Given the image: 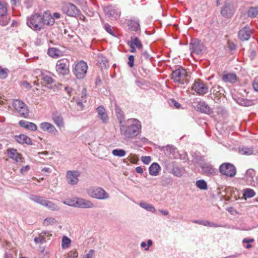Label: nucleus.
<instances>
[{
  "label": "nucleus",
  "mask_w": 258,
  "mask_h": 258,
  "mask_svg": "<svg viewBox=\"0 0 258 258\" xmlns=\"http://www.w3.org/2000/svg\"><path fill=\"white\" fill-rule=\"evenodd\" d=\"M161 169L160 165L157 163H152L149 168V173L152 176H157L159 174Z\"/></svg>",
  "instance_id": "c756f323"
},
{
  "label": "nucleus",
  "mask_w": 258,
  "mask_h": 258,
  "mask_svg": "<svg viewBox=\"0 0 258 258\" xmlns=\"http://www.w3.org/2000/svg\"><path fill=\"white\" fill-rule=\"evenodd\" d=\"M239 153L242 155H251L254 154V150L252 147H242L239 148Z\"/></svg>",
  "instance_id": "f704fd0d"
},
{
  "label": "nucleus",
  "mask_w": 258,
  "mask_h": 258,
  "mask_svg": "<svg viewBox=\"0 0 258 258\" xmlns=\"http://www.w3.org/2000/svg\"><path fill=\"white\" fill-rule=\"evenodd\" d=\"M87 194L91 198L100 200H105L110 196L103 188L100 187H90L87 189Z\"/></svg>",
  "instance_id": "20e7f679"
},
{
  "label": "nucleus",
  "mask_w": 258,
  "mask_h": 258,
  "mask_svg": "<svg viewBox=\"0 0 258 258\" xmlns=\"http://www.w3.org/2000/svg\"><path fill=\"white\" fill-rule=\"evenodd\" d=\"M255 195L254 191L250 188H246L244 190L243 196L245 199L251 198Z\"/></svg>",
  "instance_id": "79ce46f5"
},
{
  "label": "nucleus",
  "mask_w": 258,
  "mask_h": 258,
  "mask_svg": "<svg viewBox=\"0 0 258 258\" xmlns=\"http://www.w3.org/2000/svg\"><path fill=\"white\" fill-rule=\"evenodd\" d=\"M112 153L115 156L123 157L126 152L123 149H114L112 151Z\"/></svg>",
  "instance_id": "a18cd8bd"
},
{
  "label": "nucleus",
  "mask_w": 258,
  "mask_h": 258,
  "mask_svg": "<svg viewBox=\"0 0 258 258\" xmlns=\"http://www.w3.org/2000/svg\"><path fill=\"white\" fill-rule=\"evenodd\" d=\"M10 20V16L8 13V5L4 1H0V25L5 26Z\"/></svg>",
  "instance_id": "6e6552de"
},
{
  "label": "nucleus",
  "mask_w": 258,
  "mask_h": 258,
  "mask_svg": "<svg viewBox=\"0 0 258 258\" xmlns=\"http://www.w3.org/2000/svg\"><path fill=\"white\" fill-rule=\"evenodd\" d=\"M88 70V65L84 61H79L75 66L74 73L76 77L81 79L85 77Z\"/></svg>",
  "instance_id": "9b49d317"
},
{
  "label": "nucleus",
  "mask_w": 258,
  "mask_h": 258,
  "mask_svg": "<svg viewBox=\"0 0 258 258\" xmlns=\"http://www.w3.org/2000/svg\"><path fill=\"white\" fill-rule=\"evenodd\" d=\"M240 101L239 104L243 106H249L253 104V102L251 100L242 98Z\"/></svg>",
  "instance_id": "3c124183"
},
{
  "label": "nucleus",
  "mask_w": 258,
  "mask_h": 258,
  "mask_svg": "<svg viewBox=\"0 0 258 258\" xmlns=\"http://www.w3.org/2000/svg\"><path fill=\"white\" fill-rule=\"evenodd\" d=\"M115 113L117 119L119 123V126L124 124L123 121L124 119V116L123 111L118 107L115 109Z\"/></svg>",
  "instance_id": "e433bc0d"
},
{
  "label": "nucleus",
  "mask_w": 258,
  "mask_h": 258,
  "mask_svg": "<svg viewBox=\"0 0 258 258\" xmlns=\"http://www.w3.org/2000/svg\"><path fill=\"white\" fill-rule=\"evenodd\" d=\"M19 124L21 127L32 131H35L37 129V125L35 123L26 120H20Z\"/></svg>",
  "instance_id": "bb28decb"
},
{
  "label": "nucleus",
  "mask_w": 258,
  "mask_h": 258,
  "mask_svg": "<svg viewBox=\"0 0 258 258\" xmlns=\"http://www.w3.org/2000/svg\"><path fill=\"white\" fill-rule=\"evenodd\" d=\"M80 176V172L77 170H68L66 172V178L68 183L71 185L78 184Z\"/></svg>",
  "instance_id": "dca6fc26"
},
{
  "label": "nucleus",
  "mask_w": 258,
  "mask_h": 258,
  "mask_svg": "<svg viewBox=\"0 0 258 258\" xmlns=\"http://www.w3.org/2000/svg\"><path fill=\"white\" fill-rule=\"evenodd\" d=\"M104 12L106 15L110 18L116 19L120 14V12L115 9V7L112 6H108L104 8Z\"/></svg>",
  "instance_id": "b1692460"
},
{
  "label": "nucleus",
  "mask_w": 258,
  "mask_h": 258,
  "mask_svg": "<svg viewBox=\"0 0 258 258\" xmlns=\"http://www.w3.org/2000/svg\"><path fill=\"white\" fill-rule=\"evenodd\" d=\"M165 150L167 152L166 153L169 155L172 154V157L174 158H176L177 156L175 155V152H176V149L172 145H167L165 147Z\"/></svg>",
  "instance_id": "ea45409f"
},
{
  "label": "nucleus",
  "mask_w": 258,
  "mask_h": 258,
  "mask_svg": "<svg viewBox=\"0 0 258 258\" xmlns=\"http://www.w3.org/2000/svg\"><path fill=\"white\" fill-rule=\"evenodd\" d=\"M42 234V233H41L39 237H35L34 238V241L36 243H43L46 241L44 235H45L46 233H45L44 234Z\"/></svg>",
  "instance_id": "8fccbe9b"
},
{
  "label": "nucleus",
  "mask_w": 258,
  "mask_h": 258,
  "mask_svg": "<svg viewBox=\"0 0 258 258\" xmlns=\"http://www.w3.org/2000/svg\"><path fill=\"white\" fill-rule=\"evenodd\" d=\"M56 223L55 219L52 217H49L46 218L43 221V224L44 225L48 226L49 225H52Z\"/></svg>",
  "instance_id": "603ef678"
},
{
  "label": "nucleus",
  "mask_w": 258,
  "mask_h": 258,
  "mask_svg": "<svg viewBox=\"0 0 258 258\" xmlns=\"http://www.w3.org/2000/svg\"><path fill=\"white\" fill-rule=\"evenodd\" d=\"M76 197L73 198V199H68L67 201H63V203L70 206L76 207Z\"/></svg>",
  "instance_id": "de8ad7c7"
},
{
  "label": "nucleus",
  "mask_w": 258,
  "mask_h": 258,
  "mask_svg": "<svg viewBox=\"0 0 258 258\" xmlns=\"http://www.w3.org/2000/svg\"><path fill=\"white\" fill-rule=\"evenodd\" d=\"M202 172L206 176H213L216 173V169L209 163H205L201 164Z\"/></svg>",
  "instance_id": "a211bd4d"
},
{
  "label": "nucleus",
  "mask_w": 258,
  "mask_h": 258,
  "mask_svg": "<svg viewBox=\"0 0 258 258\" xmlns=\"http://www.w3.org/2000/svg\"><path fill=\"white\" fill-rule=\"evenodd\" d=\"M192 89L200 95L206 94L209 90L206 85L200 79L195 80L192 86Z\"/></svg>",
  "instance_id": "2eb2a0df"
},
{
  "label": "nucleus",
  "mask_w": 258,
  "mask_h": 258,
  "mask_svg": "<svg viewBox=\"0 0 258 258\" xmlns=\"http://www.w3.org/2000/svg\"><path fill=\"white\" fill-rule=\"evenodd\" d=\"M136 171L138 173L141 174V173H143V169L140 166H138V167H136Z\"/></svg>",
  "instance_id": "774afa93"
},
{
  "label": "nucleus",
  "mask_w": 258,
  "mask_h": 258,
  "mask_svg": "<svg viewBox=\"0 0 258 258\" xmlns=\"http://www.w3.org/2000/svg\"><path fill=\"white\" fill-rule=\"evenodd\" d=\"M8 155L9 158L14 160L16 163H21L23 162L24 159L21 154L19 153L17 150L9 149L7 150Z\"/></svg>",
  "instance_id": "6ab92c4d"
},
{
  "label": "nucleus",
  "mask_w": 258,
  "mask_h": 258,
  "mask_svg": "<svg viewBox=\"0 0 258 258\" xmlns=\"http://www.w3.org/2000/svg\"><path fill=\"white\" fill-rule=\"evenodd\" d=\"M78 256V253L76 250L69 251L65 258H77Z\"/></svg>",
  "instance_id": "5fc2aeb1"
},
{
  "label": "nucleus",
  "mask_w": 258,
  "mask_h": 258,
  "mask_svg": "<svg viewBox=\"0 0 258 258\" xmlns=\"http://www.w3.org/2000/svg\"><path fill=\"white\" fill-rule=\"evenodd\" d=\"M219 172L223 175L232 177L236 172L235 167L229 163L222 164L219 167Z\"/></svg>",
  "instance_id": "ddd939ff"
},
{
  "label": "nucleus",
  "mask_w": 258,
  "mask_h": 258,
  "mask_svg": "<svg viewBox=\"0 0 258 258\" xmlns=\"http://www.w3.org/2000/svg\"><path fill=\"white\" fill-rule=\"evenodd\" d=\"M47 53L49 56L52 57L57 58L60 56L61 51L55 48H50L48 49Z\"/></svg>",
  "instance_id": "4c0bfd02"
},
{
  "label": "nucleus",
  "mask_w": 258,
  "mask_h": 258,
  "mask_svg": "<svg viewBox=\"0 0 258 258\" xmlns=\"http://www.w3.org/2000/svg\"><path fill=\"white\" fill-rule=\"evenodd\" d=\"M189 45L190 49L191 50V53H195L199 54L202 52V47L200 44V41L199 40H192Z\"/></svg>",
  "instance_id": "393cba45"
},
{
  "label": "nucleus",
  "mask_w": 258,
  "mask_h": 258,
  "mask_svg": "<svg viewBox=\"0 0 258 258\" xmlns=\"http://www.w3.org/2000/svg\"><path fill=\"white\" fill-rule=\"evenodd\" d=\"M165 167L169 173L177 177H181L185 172V168L175 162L167 163Z\"/></svg>",
  "instance_id": "39448f33"
},
{
  "label": "nucleus",
  "mask_w": 258,
  "mask_h": 258,
  "mask_svg": "<svg viewBox=\"0 0 258 258\" xmlns=\"http://www.w3.org/2000/svg\"><path fill=\"white\" fill-rule=\"evenodd\" d=\"M196 185L200 189L206 190L208 188L207 182L203 179L197 181Z\"/></svg>",
  "instance_id": "c03bdc74"
},
{
  "label": "nucleus",
  "mask_w": 258,
  "mask_h": 258,
  "mask_svg": "<svg viewBox=\"0 0 258 258\" xmlns=\"http://www.w3.org/2000/svg\"><path fill=\"white\" fill-rule=\"evenodd\" d=\"M12 106L15 110L22 116L26 118L29 115V111L28 106L21 100L19 99L14 100Z\"/></svg>",
  "instance_id": "9d476101"
},
{
  "label": "nucleus",
  "mask_w": 258,
  "mask_h": 258,
  "mask_svg": "<svg viewBox=\"0 0 258 258\" xmlns=\"http://www.w3.org/2000/svg\"><path fill=\"white\" fill-rule=\"evenodd\" d=\"M95 250L94 249H90L88 252L84 255L82 258H92L94 256Z\"/></svg>",
  "instance_id": "4d7b16f0"
},
{
  "label": "nucleus",
  "mask_w": 258,
  "mask_h": 258,
  "mask_svg": "<svg viewBox=\"0 0 258 258\" xmlns=\"http://www.w3.org/2000/svg\"><path fill=\"white\" fill-rule=\"evenodd\" d=\"M30 199L33 202L44 206L52 211H57L59 210V208L57 205L51 201L47 200L43 197L32 195L30 196Z\"/></svg>",
  "instance_id": "423d86ee"
},
{
  "label": "nucleus",
  "mask_w": 258,
  "mask_h": 258,
  "mask_svg": "<svg viewBox=\"0 0 258 258\" xmlns=\"http://www.w3.org/2000/svg\"><path fill=\"white\" fill-rule=\"evenodd\" d=\"M198 108L199 111L202 113L209 114L212 113V111L208 104L204 102H201L198 105Z\"/></svg>",
  "instance_id": "c85d7f7f"
},
{
  "label": "nucleus",
  "mask_w": 258,
  "mask_h": 258,
  "mask_svg": "<svg viewBox=\"0 0 258 258\" xmlns=\"http://www.w3.org/2000/svg\"><path fill=\"white\" fill-rule=\"evenodd\" d=\"M15 139L19 143H26L28 145H31L32 142L29 137L25 135H20L15 137Z\"/></svg>",
  "instance_id": "2f4dec72"
},
{
  "label": "nucleus",
  "mask_w": 258,
  "mask_h": 258,
  "mask_svg": "<svg viewBox=\"0 0 258 258\" xmlns=\"http://www.w3.org/2000/svg\"><path fill=\"white\" fill-rule=\"evenodd\" d=\"M30 168L29 165L23 166L21 168L20 172L22 174H24L29 170Z\"/></svg>",
  "instance_id": "69168bd1"
},
{
  "label": "nucleus",
  "mask_w": 258,
  "mask_h": 258,
  "mask_svg": "<svg viewBox=\"0 0 258 258\" xmlns=\"http://www.w3.org/2000/svg\"><path fill=\"white\" fill-rule=\"evenodd\" d=\"M129 28L134 31L140 30V22L139 20H131L128 22Z\"/></svg>",
  "instance_id": "72a5a7b5"
},
{
  "label": "nucleus",
  "mask_w": 258,
  "mask_h": 258,
  "mask_svg": "<svg viewBox=\"0 0 258 258\" xmlns=\"http://www.w3.org/2000/svg\"><path fill=\"white\" fill-rule=\"evenodd\" d=\"M40 128L45 132L48 133L53 135H55L57 131L55 127L51 123L48 122H43L40 124Z\"/></svg>",
  "instance_id": "4be33fe9"
},
{
  "label": "nucleus",
  "mask_w": 258,
  "mask_h": 258,
  "mask_svg": "<svg viewBox=\"0 0 258 258\" xmlns=\"http://www.w3.org/2000/svg\"><path fill=\"white\" fill-rule=\"evenodd\" d=\"M254 174V170L252 169H248L246 171L245 176L247 177H249L250 180L253 178V175Z\"/></svg>",
  "instance_id": "052dcab7"
},
{
  "label": "nucleus",
  "mask_w": 258,
  "mask_h": 258,
  "mask_svg": "<svg viewBox=\"0 0 258 258\" xmlns=\"http://www.w3.org/2000/svg\"><path fill=\"white\" fill-rule=\"evenodd\" d=\"M76 207L79 208H92L94 204L89 200L83 198H77Z\"/></svg>",
  "instance_id": "412c9836"
},
{
  "label": "nucleus",
  "mask_w": 258,
  "mask_h": 258,
  "mask_svg": "<svg viewBox=\"0 0 258 258\" xmlns=\"http://www.w3.org/2000/svg\"><path fill=\"white\" fill-rule=\"evenodd\" d=\"M134 57L133 55H130L128 57V65L131 68H133L134 66Z\"/></svg>",
  "instance_id": "e2e57ef3"
},
{
  "label": "nucleus",
  "mask_w": 258,
  "mask_h": 258,
  "mask_svg": "<svg viewBox=\"0 0 258 258\" xmlns=\"http://www.w3.org/2000/svg\"><path fill=\"white\" fill-rule=\"evenodd\" d=\"M42 17L43 26L45 25L48 26H51L54 25L55 23L54 19L51 15L49 11L44 12Z\"/></svg>",
  "instance_id": "5701e85b"
},
{
  "label": "nucleus",
  "mask_w": 258,
  "mask_h": 258,
  "mask_svg": "<svg viewBox=\"0 0 258 258\" xmlns=\"http://www.w3.org/2000/svg\"><path fill=\"white\" fill-rule=\"evenodd\" d=\"M127 44L129 45H133L138 49H141L143 47V45L140 39L138 37L134 36L131 37V40L128 42Z\"/></svg>",
  "instance_id": "473e14b6"
},
{
  "label": "nucleus",
  "mask_w": 258,
  "mask_h": 258,
  "mask_svg": "<svg viewBox=\"0 0 258 258\" xmlns=\"http://www.w3.org/2000/svg\"><path fill=\"white\" fill-rule=\"evenodd\" d=\"M202 225L205 226H208L210 227H218L219 225L213 222H211L208 221H202Z\"/></svg>",
  "instance_id": "864d4df0"
},
{
  "label": "nucleus",
  "mask_w": 258,
  "mask_h": 258,
  "mask_svg": "<svg viewBox=\"0 0 258 258\" xmlns=\"http://www.w3.org/2000/svg\"><path fill=\"white\" fill-rule=\"evenodd\" d=\"M42 83L44 84L45 85H51L53 82V79L48 76H44L42 79Z\"/></svg>",
  "instance_id": "49530a36"
},
{
  "label": "nucleus",
  "mask_w": 258,
  "mask_h": 258,
  "mask_svg": "<svg viewBox=\"0 0 258 258\" xmlns=\"http://www.w3.org/2000/svg\"><path fill=\"white\" fill-rule=\"evenodd\" d=\"M52 120L59 128L64 127V122L61 114L57 111H54L51 114Z\"/></svg>",
  "instance_id": "f3484780"
},
{
  "label": "nucleus",
  "mask_w": 258,
  "mask_h": 258,
  "mask_svg": "<svg viewBox=\"0 0 258 258\" xmlns=\"http://www.w3.org/2000/svg\"><path fill=\"white\" fill-rule=\"evenodd\" d=\"M27 25L35 31H40L43 28L42 16L35 13L27 19Z\"/></svg>",
  "instance_id": "7ed1b4c3"
},
{
  "label": "nucleus",
  "mask_w": 258,
  "mask_h": 258,
  "mask_svg": "<svg viewBox=\"0 0 258 258\" xmlns=\"http://www.w3.org/2000/svg\"><path fill=\"white\" fill-rule=\"evenodd\" d=\"M171 79L175 83L181 85V87L184 88L187 85L189 80L186 70L181 67L173 71Z\"/></svg>",
  "instance_id": "f03ea898"
},
{
  "label": "nucleus",
  "mask_w": 258,
  "mask_h": 258,
  "mask_svg": "<svg viewBox=\"0 0 258 258\" xmlns=\"http://www.w3.org/2000/svg\"><path fill=\"white\" fill-rule=\"evenodd\" d=\"M104 29L108 33L111 35H113V32L111 28V26L108 24H105Z\"/></svg>",
  "instance_id": "0e129e2a"
},
{
  "label": "nucleus",
  "mask_w": 258,
  "mask_h": 258,
  "mask_svg": "<svg viewBox=\"0 0 258 258\" xmlns=\"http://www.w3.org/2000/svg\"><path fill=\"white\" fill-rule=\"evenodd\" d=\"M119 127L122 136L125 138H132L139 134L141 126L136 119H129Z\"/></svg>",
  "instance_id": "f257e3e1"
},
{
  "label": "nucleus",
  "mask_w": 258,
  "mask_h": 258,
  "mask_svg": "<svg viewBox=\"0 0 258 258\" xmlns=\"http://www.w3.org/2000/svg\"><path fill=\"white\" fill-rule=\"evenodd\" d=\"M222 80L225 82L234 83L237 81V76L234 74H226L223 76Z\"/></svg>",
  "instance_id": "7c9ffc66"
},
{
  "label": "nucleus",
  "mask_w": 258,
  "mask_h": 258,
  "mask_svg": "<svg viewBox=\"0 0 258 258\" xmlns=\"http://www.w3.org/2000/svg\"><path fill=\"white\" fill-rule=\"evenodd\" d=\"M251 34L252 30L248 26H246L239 31L238 35L240 40L245 41L249 39Z\"/></svg>",
  "instance_id": "aec40b11"
},
{
  "label": "nucleus",
  "mask_w": 258,
  "mask_h": 258,
  "mask_svg": "<svg viewBox=\"0 0 258 258\" xmlns=\"http://www.w3.org/2000/svg\"><path fill=\"white\" fill-rule=\"evenodd\" d=\"M169 103L171 107H174L176 109L179 108L181 106L179 103H178L173 99H170L169 100Z\"/></svg>",
  "instance_id": "6e6d98bb"
},
{
  "label": "nucleus",
  "mask_w": 258,
  "mask_h": 258,
  "mask_svg": "<svg viewBox=\"0 0 258 258\" xmlns=\"http://www.w3.org/2000/svg\"><path fill=\"white\" fill-rule=\"evenodd\" d=\"M71 240L66 236H63L62 238L61 247L62 249L68 248L71 244Z\"/></svg>",
  "instance_id": "37998d69"
},
{
  "label": "nucleus",
  "mask_w": 258,
  "mask_h": 258,
  "mask_svg": "<svg viewBox=\"0 0 258 258\" xmlns=\"http://www.w3.org/2000/svg\"><path fill=\"white\" fill-rule=\"evenodd\" d=\"M86 90L85 88H83L81 91V96L77 101V104L80 109H83L84 107L83 103L86 102Z\"/></svg>",
  "instance_id": "cd10ccee"
},
{
  "label": "nucleus",
  "mask_w": 258,
  "mask_h": 258,
  "mask_svg": "<svg viewBox=\"0 0 258 258\" xmlns=\"http://www.w3.org/2000/svg\"><path fill=\"white\" fill-rule=\"evenodd\" d=\"M247 15L249 17L255 18L258 15V6L255 7H250L247 11Z\"/></svg>",
  "instance_id": "58836bf2"
},
{
  "label": "nucleus",
  "mask_w": 258,
  "mask_h": 258,
  "mask_svg": "<svg viewBox=\"0 0 258 258\" xmlns=\"http://www.w3.org/2000/svg\"><path fill=\"white\" fill-rule=\"evenodd\" d=\"M161 185L164 187L171 185L172 184L171 177L169 176L163 177L161 180Z\"/></svg>",
  "instance_id": "a19ab883"
},
{
  "label": "nucleus",
  "mask_w": 258,
  "mask_h": 258,
  "mask_svg": "<svg viewBox=\"0 0 258 258\" xmlns=\"http://www.w3.org/2000/svg\"><path fill=\"white\" fill-rule=\"evenodd\" d=\"M55 70L59 75L66 76L70 73V61L66 58L60 59L57 61Z\"/></svg>",
  "instance_id": "0eeeda50"
},
{
  "label": "nucleus",
  "mask_w": 258,
  "mask_h": 258,
  "mask_svg": "<svg viewBox=\"0 0 258 258\" xmlns=\"http://www.w3.org/2000/svg\"><path fill=\"white\" fill-rule=\"evenodd\" d=\"M236 9V7L232 3L226 1L221 8L220 13L223 17L230 18L233 16Z\"/></svg>",
  "instance_id": "f8f14e48"
},
{
  "label": "nucleus",
  "mask_w": 258,
  "mask_h": 258,
  "mask_svg": "<svg viewBox=\"0 0 258 258\" xmlns=\"http://www.w3.org/2000/svg\"><path fill=\"white\" fill-rule=\"evenodd\" d=\"M252 87L254 91L258 92V76L254 79L252 82Z\"/></svg>",
  "instance_id": "bf43d9fd"
},
{
  "label": "nucleus",
  "mask_w": 258,
  "mask_h": 258,
  "mask_svg": "<svg viewBox=\"0 0 258 258\" xmlns=\"http://www.w3.org/2000/svg\"><path fill=\"white\" fill-rule=\"evenodd\" d=\"M130 161L133 164H137L139 161L138 158L135 155H131L130 157Z\"/></svg>",
  "instance_id": "13d9d810"
},
{
  "label": "nucleus",
  "mask_w": 258,
  "mask_h": 258,
  "mask_svg": "<svg viewBox=\"0 0 258 258\" xmlns=\"http://www.w3.org/2000/svg\"><path fill=\"white\" fill-rule=\"evenodd\" d=\"M62 12L69 16L75 17L79 15L80 11L76 5L72 3H64L61 7Z\"/></svg>",
  "instance_id": "1a4fd4ad"
},
{
  "label": "nucleus",
  "mask_w": 258,
  "mask_h": 258,
  "mask_svg": "<svg viewBox=\"0 0 258 258\" xmlns=\"http://www.w3.org/2000/svg\"><path fill=\"white\" fill-rule=\"evenodd\" d=\"M21 85L27 89H30L31 88V85L27 81H23L21 83Z\"/></svg>",
  "instance_id": "338daca9"
},
{
  "label": "nucleus",
  "mask_w": 258,
  "mask_h": 258,
  "mask_svg": "<svg viewBox=\"0 0 258 258\" xmlns=\"http://www.w3.org/2000/svg\"><path fill=\"white\" fill-rule=\"evenodd\" d=\"M139 205L142 208L148 211L154 213L156 212V209L154 206L151 204H148L145 202H141L140 203Z\"/></svg>",
  "instance_id": "c9c22d12"
},
{
  "label": "nucleus",
  "mask_w": 258,
  "mask_h": 258,
  "mask_svg": "<svg viewBox=\"0 0 258 258\" xmlns=\"http://www.w3.org/2000/svg\"><path fill=\"white\" fill-rule=\"evenodd\" d=\"M98 117L101 119L103 123H107L108 120V116L104 107L99 106L96 109Z\"/></svg>",
  "instance_id": "a878e982"
},
{
  "label": "nucleus",
  "mask_w": 258,
  "mask_h": 258,
  "mask_svg": "<svg viewBox=\"0 0 258 258\" xmlns=\"http://www.w3.org/2000/svg\"><path fill=\"white\" fill-rule=\"evenodd\" d=\"M9 70L8 69L3 68L0 66V78L5 79L8 77Z\"/></svg>",
  "instance_id": "09e8293b"
},
{
  "label": "nucleus",
  "mask_w": 258,
  "mask_h": 258,
  "mask_svg": "<svg viewBox=\"0 0 258 258\" xmlns=\"http://www.w3.org/2000/svg\"><path fill=\"white\" fill-rule=\"evenodd\" d=\"M141 160L144 164H148L151 162V159L150 156H142Z\"/></svg>",
  "instance_id": "680f3d73"
},
{
  "label": "nucleus",
  "mask_w": 258,
  "mask_h": 258,
  "mask_svg": "<svg viewBox=\"0 0 258 258\" xmlns=\"http://www.w3.org/2000/svg\"><path fill=\"white\" fill-rule=\"evenodd\" d=\"M210 97L215 102L217 103L220 101L221 97L224 96L225 92L224 89L219 85H215L210 89Z\"/></svg>",
  "instance_id": "4468645a"
}]
</instances>
